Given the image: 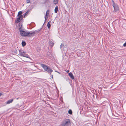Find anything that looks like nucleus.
<instances>
[{"instance_id":"nucleus-1","label":"nucleus","mask_w":126,"mask_h":126,"mask_svg":"<svg viewBox=\"0 0 126 126\" xmlns=\"http://www.w3.org/2000/svg\"><path fill=\"white\" fill-rule=\"evenodd\" d=\"M71 124V121L69 119H65L63 121L61 125L62 126H69Z\"/></svg>"},{"instance_id":"nucleus-2","label":"nucleus","mask_w":126,"mask_h":126,"mask_svg":"<svg viewBox=\"0 0 126 126\" xmlns=\"http://www.w3.org/2000/svg\"><path fill=\"white\" fill-rule=\"evenodd\" d=\"M41 65L44 68V70L49 73L51 74V73L53 71V70L51 69L49 67L45 65L44 64H41Z\"/></svg>"},{"instance_id":"nucleus-3","label":"nucleus","mask_w":126,"mask_h":126,"mask_svg":"<svg viewBox=\"0 0 126 126\" xmlns=\"http://www.w3.org/2000/svg\"><path fill=\"white\" fill-rule=\"evenodd\" d=\"M19 32L20 35L23 36H27V33L28 31H24V30H22L21 27L19 28Z\"/></svg>"},{"instance_id":"nucleus-4","label":"nucleus","mask_w":126,"mask_h":126,"mask_svg":"<svg viewBox=\"0 0 126 126\" xmlns=\"http://www.w3.org/2000/svg\"><path fill=\"white\" fill-rule=\"evenodd\" d=\"M38 32V31H33L28 32L27 34V36H34L35 33H37Z\"/></svg>"},{"instance_id":"nucleus-5","label":"nucleus","mask_w":126,"mask_h":126,"mask_svg":"<svg viewBox=\"0 0 126 126\" xmlns=\"http://www.w3.org/2000/svg\"><path fill=\"white\" fill-rule=\"evenodd\" d=\"M19 55L25 57L29 58H30L29 55L27 54L24 51H19Z\"/></svg>"},{"instance_id":"nucleus-6","label":"nucleus","mask_w":126,"mask_h":126,"mask_svg":"<svg viewBox=\"0 0 126 126\" xmlns=\"http://www.w3.org/2000/svg\"><path fill=\"white\" fill-rule=\"evenodd\" d=\"M112 1L113 3L112 6H113L114 9V11L116 12L118 11L119 10V7L116 4H115L114 1L112 0Z\"/></svg>"},{"instance_id":"nucleus-7","label":"nucleus","mask_w":126,"mask_h":126,"mask_svg":"<svg viewBox=\"0 0 126 126\" xmlns=\"http://www.w3.org/2000/svg\"><path fill=\"white\" fill-rule=\"evenodd\" d=\"M18 17L16 18L15 21V23H17L20 22L21 20L22 19L23 16L22 15L19 16H17Z\"/></svg>"},{"instance_id":"nucleus-8","label":"nucleus","mask_w":126,"mask_h":126,"mask_svg":"<svg viewBox=\"0 0 126 126\" xmlns=\"http://www.w3.org/2000/svg\"><path fill=\"white\" fill-rule=\"evenodd\" d=\"M68 75L72 79H74V77L72 73L71 72H70L68 73Z\"/></svg>"},{"instance_id":"nucleus-9","label":"nucleus","mask_w":126,"mask_h":126,"mask_svg":"<svg viewBox=\"0 0 126 126\" xmlns=\"http://www.w3.org/2000/svg\"><path fill=\"white\" fill-rule=\"evenodd\" d=\"M51 21L50 20L48 22V23L47 24V26L48 28V29L51 26Z\"/></svg>"},{"instance_id":"nucleus-10","label":"nucleus","mask_w":126,"mask_h":126,"mask_svg":"<svg viewBox=\"0 0 126 126\" xmlns=\"http://www.w3.org/2000/svg\"><path fill=\"white\" fill-rule=\"evenodd\" d=\"M13 99H10L9 100L6 102L7 104H9L10 103H12V102L13 101Z\"/></svg>"},{"instance_id":"nucleus-11","label":"nucleus","mask_w":126,"mask_h":126,"mask_svg":"<svg viewBox=\"0 0 126 126\" xmlns=\"http://www.w3.org/2000/svg\"><path fill=\"white\" fill-rule=\"evenodd\" d=\"M49 46L51 47H53L54 45V43L51 41H49Z\"/></svg>"},{"instance_id":"nucleus-12","label":"nucleus","mask_w":126,"mask_h":126,"mask_svg":"<svg viewBox=\"0 0 126 126\" xmlns=\"http://www.w3.org/2000/svg\"><path fill=\"white\" fill-rule=\"evenodd\" d=\"M58 7L57 6H56L54 12L55 13H57L58 9Z\"/></svg>"},{"instance_id":"nucleus-13","label":"nucleus","mask_w":126,"mask_h":126,"mask_svg":"<svg viewBox=\"0 0 126 126\" xmlns=\"http://www.w3.org/2000/svg\"><path fill=\"white\" fill-rule=\"evenodd\" d=\"M53 2L55 4H57L58 3V0H54Z\"/></svg>"},{"instance_id":"nucleus-14","label":"nucleus","mask_w":126,"mask_h":126,"mask_svg":"<svg viewBox=\"0 0 126 126\" xmlns=\"http://www.w3.org/2000/svg\"><path fill=\"white\" fill-rule=\"evenodd\" d=\"M22 45L23 47L25 46L26 45V43L24 41H23L22 43Z\"/></svg>"},{"instance_id":"nucleus-15","label":"nucleus","mask_w":126,"mask_h":126,"mask_svg":"<svg viewBox=\"0 0 126 126\" xmlns=\"http://www.w3.org/2000/svg\"><path fill=\"white\" fill-rule=\"evenodd\" d=\"M68 113L70 114H72V110L70 109L68 111Z\"/></svg>"},{"instance_id":"nucleus-16","label":"nucleus","mask_w":126,"mask_h":126,"mask_svg":"<svg viewBox=\"0 0 126 126\" xmlns=\"http://www.w3.org/2000/svg\"><path fill=\"white\" fill-rule=\"evenodd\" d=\"M22 14V12L21 11L19 12L17 16H19L21 15Z\"/></svg>"},{"instance_id":"nucleus-17","label":"nucleus","mask_w":126,"mask_h":126,"mask_svg":"<svg viewBox=\"0 0 126 126\" xmlns=\"http://www.w3.org/2000/svg\"><path fill=\"white\" fill-rule=\"evenodd\" d=\"M49 13V10H47L46 12V15H45V16H48Z\"/></svg>"},{"instance_id":"nucleus-18","label":"nucleus","mask_w":126,"mask_h":126,"mask_svg":"<svg viewBox=\"0 0 126 126\" xmlns=\"http://www.w3.org/2000/svg\"><path fill=\"white\" fill-rule=\"evenodd\" d=\"M29 12V11H27L26 13L25 14V15L24 16V17L25 16H26V15H27L28 14V13Z\"/></svg>"},{"instance_id":"nucleus-19","label":"nucleus","mask_w":126,"mask_h":126,"mask_svg":"<svg viewBox=\"0 0 126 126\" xmlns=\"http://www.w3.org/2000/svg\"><path fill=\"white\" fill-rule=\"evenodd\" d=\"M30 0H27L26 1V2H27V3H30Z\"/></svg>"},{"instance_id":"nucleus-20","label":"nucleus","mask_w":126,"mask_h":126,"mask_svg":"<svg viewBox=\"0 0 126 126\" xmlns=\"http://www.w3.org/2000/svg\"><path fill=\"white\" fill-rule=\"evenodd\" d=\"M123 46L125 47L126 46V43H125L124 44Z\"/></svg>"},{"instance_id":"nucleus-21","label":"nucleus","mask_w":126,"mask_h":126,"mask_svg":"<svg viewBox=\"0 0 126 126\" xmlns=\"http://www.w3.org/2000/svg\"><path fill=\"white\" fill-rule=\"evenodd\" d=\"M62 46H63L62 44L60 46V48L61 49L62 48Z\"/></svg>"},{"instance_id":"nucleus-22","label":"nucleus","mask_w":126,"mask_h":126,"mask_svg":"<svg viewBox=\"0 0 126 126\" xmlns=\"http://www.w3.org/2000/svg\"><path fill=\"white\" fill-rule=\"evenodd\" d=\"M48 17V16H45V18H47Z\"/></svg>"},{"instance_id":"nucleus-23","label":"nucleus","mask_w":126,"mask_h":126,"mask_svg":"<svg viewBox=\"0 0 126 126\" xmlns=\"http://www.w3.org/2000/svg\"><path fill=\"white\" fill-rule=\"evenodd\" d=\"M45 18V21H46V20L47 19V18Z\"/></svg>"},{"instance_id":"nucleus-24","label":"nucleus","mask_w":126,"mask_h":126,"mask_svg":"<svg viewBox=\"0 0 126 126\" xmlns=\"http://www.w3.org/2000/svg\"><path fill=\"white\" fill-rule=\"evenodd\" d=\"M69 72V70H67V71H66V72H67V73H68Z\"/></svg>"},{"instance_id":"nucleus-25","label":"nucleus","mask_w":126,"mask_h":126,"mask_svg":"<svg viewBox=\"0 0 126 126\" xmlns=\"http://www.w3.org/2000/svg\"><path fill=\"white\" fill-rule=\"evenodd\" d=\"M2 95V94L0 93V96Z\"/></svg>"},{"instance_id":"nucleus-26","label":"nucleus","mask_w":126,"mask_h":126,"mask_svg":"<svg viewBox=\"0 0 126 126\" xmlns=\"http://www.w3.org/2000/svg\"><path fill=\"white\" fill-rule=\"evenodd\" d=\"M9 64H7V65H9Z\"/></svg>"},{"instance_id":"nucleus-27","label":"nucleus","mask_w":126,"mask_h":126,"mask_svg":"<svg viewBox=\"0 0 126 126\" xmlns=\"http://www.w3.org/2000/svg\"><path fill=\"white\" fill-rule=\"evenodd\" d=\"M105 126H106V125H105Z\"/></svg>"},{"instance_id":"nucleus-28","label":"nucleus","mask_w":126,"mask_h":126,"mask_svg":"<svg viewBox=\"0 0 126 126\" xmlns=\"http://www.w3.org/2000/svg\"><path fill=\"white\" fill-rule=\"evenodd\" d=\"M52 77H53V76L52 77Z\"/></svg>"}]
</instances>
